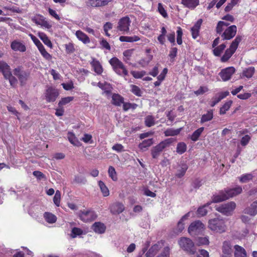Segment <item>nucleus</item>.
<instances>
[{"label": "nucleus", "mask_w": 257, "mask_h": 257, "mask_svg": "<svg viewBox=\"0 0 257 257\" xmlns=\"http://www.w3.org/2000/svg\"><path fill=\"white\" fill-rule=\"evenodd\" d=\"M109 63L113 70L119 76L125 77L128 75V72L123 63L117 57H114L110 59Z\"/></svg>", "instance_id": "nucleus-1"}, {"label": "nucleus", "mask_w": 257, "mask_h": 257, "mask_svg": "<svg viewBox=\"0 0 257 257\" xmlns=\"http://www.w3.org/2000/svg\"><path fill=\"white\" fill-rule=\"evenodd\" d=\"M242 39V37L240 35H237L235 37V39L231 42L229 48L226 50L224 54L221 58V62H225L229 59L236 50Z\"/></svg>", "instance_id": "nucleus-2"}, {"label": "nucleus", "mask_w": 257, "mask_h": 257, "mask_svg": "<svg viewBox=\"0 0 257 257\" xmlns=\"http://www.w3.org/2000/svg\"><path fill=\"white\" fill-rule=\"evenodd\" d=\"M178 243L180 247L190 254H194L196 253V250L194 246V243L189 238L181 237Z\"/></svg>", "instance_id": "nucleus-3"}, {"label": "nucleus", "mask_w": 257, "mask_h": 257, "mask_svg": "<svg viewBox=\"0 0 257 257\" xmlns=\"http://www.w3.org/2000/svg\"><path fill=\"white\" fill-rule=\"evenodd\" d=\"M208 227L212 230L220 233L224 232L226 228L224 221L218 218L209 220Z\"/></svg>", "instance_id": "nucleus-4"}, {"label": "nucleus", "mask_w": 257, "mask_h": 257, "mask_svg": "<svg viewBox=\"0 0 257 257\" xmlns=\"http://www.w3.org/2000/svg\"><path fill=\"white\" fill-rule=\"evenodd\" d=\"M79 219L84 222H90L97 217L96 212L92 209L80 210L78 213Z\"/></svg>", "instance_id": "nucleus-5"}, {"label": "nucleus", "mask_w": 257, "mask_h": 257, "mask_svg": "<svg viewBox=\"0 0 257 257\" xmlns=\"http://www.w3.org/2000/svg\"><path fill=\"white\" fill-rule=\"evenodd\" d=\"M235 207L236 204L234 202L231 201L227 203L222 204L220 205H216L215 209L217 211L223 215L229 216L232 213Z\"/></svg>", "instance_id": "nucleus-6"}, {"label": "nucleus", "mask_w": 257, "mask_h": 257, "mask_svg": "<svg viewBox=\"0 0 257 257\" xmlns=\"http://www.w3.org/2000/svg\"><path fill=\"white\" fill-rule=\"evenodd\" d=\"M13 73L18 78L22 85L26 83L30 74L29 72L23 70V67L21 66L15 68L13 70Z\"/></svg>", "instance_id": "nucleus-7"}, {"label": "nucleus", "mask_w": 257, "mask_h": 257, "mask_svg": "<svg viewBox=\"0 0 257 257\" xmlns=\"http://www.w3.org/2000/svg\"><path fill=\"white\" fill-rule=\"evenodd\" d=\"M131 21L128 17L125 16L121 18L117 24V30L122 34H128L130 32V26Z\"/></svg>", "instance_id": "nucleus-8"}, {"label": "nucleus", "mask_w": 257, "mask_h": 257, "mask_svg": "<svg viewBox=\"0 0 257 257\" xmlns=\"http://www.w3.org/2000/svg\"><path fill=\"white\" fill-rule=\"evenodd\" d=\"M204 229V225L199 220L193 222L188 227V232L192 236L201 233Z\"/></svg>", "instance_id": "nucleus-9"}, {"label": "nucleus", "mask_w": 257, "mask_h": 257, "mask_svg": "<svg viewBox=\"0 0 257 257\" xmlns=\"http://www.w3.org/2000/svg\"><path fill=\"white\" fill-rule=\"evenodd\" d=\"M59 95L58 90L52 86H49L45 90V97L47 102H54Z\"/></svg>", "instance_id": "nucleus-10"}, {"label": "nucleus", "mask_w": 257, "mask_h": 257, "mask_svg": "<svg viewBox=\"0 0 257 257\" xmlns=\"http://www.w3.org/2000/svg\"><path fill=\"white\" fill-rule=\"evenodd\" d=\"M237 32V27L235 25L228 26L221 35L223 40H229L232 39Z\"/></svg>", "instance_id": "nucleus-11"}, {"label": "nucleus", "mask_w": 257, "mask_h": 257, "mask_svg": "<svg viewBox=\"0 0 257 257\" xmlns=\"http://www.w3.org/2000/svg\"><path fill=\"white\" fill-rule=\"evenodd\" d=\"M235 69L233 67H228L223 69L219 73V75L223 81L229 80L235 73Z\"/></svg>", "instance_id": "nucleus-12"}, {"label": "nucleus", "mask_w": 257, "mask_h": 257, "mask_svg": "<svg viewBox=\"0 0 257 257\" xmlns=\"http://www.w3.org/2000/svg\"><path fill=\"white\" fill-rule=\"evenodd\" d=\"M10 46L11 49L15 52L24 53L27 50V47L25 43L18 40H15L12 41Z\"/></svg>", "instance_id": "nucleus-13"}, {"label": "nucleus", "mask_w": 257, "mask_h": 257, "mask_svg": "<svg viewBox=\"0 0 257 257\" xmlns=\"http://www.w3.org/2000/svg\"><path fill=\"white\" fill-rule=\"evenodd\" d=\"M32 21L34 23L38 25H40L42 27H44L47 29H50L52 27V25L46 20L45 18L41 15H38L32 19Z\"/></svg>", "instance_id": "nucleus-14"}, {"label": "nucleus", "mask_w": 257, "mask_h": 257, "mask_svg": "<svg viewBox=\"0 0 257 257\" xmlns=\"http://www.w3.org/2000/svg\"><path fill=\"white\" fill-rule=\"evenodd\" d=\"M188 168V166L184 161L181 162L176 168L175 176L180 178L182 177L185 174Z\"/></svg>", "instance_id": "nucleus-15"}, {"label": "nucleus", "mask_w": 257, "mask_h": 257, "mask_svg": "<svg viewBox=\"0 0 257 257\" xmlns=\"http://www.w3.org/2000/svg\"><path fill=\"white\" fill-rule=\"evenodd\" d=\"M90 64L93 71L98 75H101L103 68L100 62L95 58H92Z\"/></svg>", "instance_id": "nucleus-16"}, {"label": "nucleus", "mask_w": 257, "mask_h": 257, "mask_svg": "<svg viewBox=\"0 0 257 257\" xmlns=\"http://www.w3.org/2000/svg\"><path fill=\"white\" fill-rule=\"evenodd\" d=\"M113 0H88L87 5L88 6L97 8L102 7L108 5Z\"/></svg>", "instance_id": "nucleus-17"}, {"label": "nucleus", "mask_w": 257, "mask_h": 257, "mask_svg": "<svg viewBox=\"0 0 257 257\" xmlns=\"http://www.w3.org/2000/svg\"><path fill=\"white\" fill-rule=\"evenodd\" d=\"M109 208L112 214H119L124 210V206L122 203L117 202L112 204Z\"/></svg>", "instance_id": "nucleus-18"}, {"label": "nucleus", "mask_w": 257, "mask_h": 257, "mask_svg": "<svg viewBox=\"0 0 257 257\" xmlns=\"http://www.w3.org/2000/svg\"><path fill=\"white\" fill-rule=\"evenodd\" d=\"M242 191V189L240 186H237L233 188L226 189L224 190L226 195L227 197V199L240 194Z\"/></svg>", "instance_id": "nucleus-19"}, {"label": "nucleus", "mask_w": 257, "mask_h": 257, "mask_svg": "<svg viewBox=\"0 0 257 257\" xmlns=\"http://www.w3.org/2000/svg\"><path fill=\"white\" fill-rule=\"evenodd\" d=\"M203 20L201 19H199L191 28V34L193 39H195L199 36V30L202 24Z\"/></svg>", "instance_id": "nucleus-20"}, {"label": "nucleus", "mask_w": 257, "mask_h": 257, "mask_svg": "<svg viewBox=\"0 0 257 257\" xmlns=\"http://www.w3.org/2000/svg\"><path fill=\"white\" fill-rule=\"evenodd\" d=\"M146 53H147V56L145 58H142L141 59L139 63L142 67H145L147 66L149 63L152 61L153 59V56L151 53V49H147L146 50Z\"/></svg>", "instance_id": "nucleus-21"}, {"label": "nucleus", "mask_w": 257, "mask_h": 257, "mask_svg": "<svg viewBox=\"0 0 257 257\" xmlns=\"http://www.w3.org/2000/svg\"><path fill=\"white\" fill-rule=\"evenodd\" d=\"M181 4L186 8L194 10L199 5V0H181Z\"/></svg>", "instance_id": "nucleus-22"}, {"label": "nucleus", "mask_w": 257, "mask_h": 257, "mask_svg": "<svg viewBox=\"0 0 257 257\" xmlns=\"http://www.w3.org/2000/svg\"><path fill=\"white\" fill-rule=\"evenodd\" d=\"M0 72L3 73L5 78L12 74L10 66L4 61H0Z\"/></svg>", "instance_id": "nucleus-23"}, {"label": "nucleus", "mask_w": 257, "mask_h": 257, "mask_svg": "<svg viewBox=\"0 0 257 257\" xmlns=\"http://www.w3.org/2000/svg\"><path fill=\"white\" fill-rule=\"evenodd\" d=\"M91 228L95 232L98 234L103 233L106 230L105 225L101 222H95Z\"/></svg>", "instance_id": "nucleus-24"}, {"label": "nucleus", "mask_w": 257, "mask_h": 257, "mask_svg": "<svg viewBox=\"0 0 257 257\" xmlns=\"http://www.w3.org/2000/svg\"><path fill=\"white\" fill-rule=\"evenodd\" d=\"M228 199L224 190L220 191L218 194L214 195L212 198V201L210 202L218 203Z\"/></svg>", "instance_id": "nucleus-25"}, {"label": "nucleus", "mask_w": 257, "mask_h": 257, "mask_svg": "<svg viewBox=\"0 0 257 257\" xmlns=\"http://www.w3.org/2000/svg\"><path fill=\"white\" fill-rule=\"evenodd\" d=\"M124 98L120 94L114 93L112 95L111 103L117 106H120L123 103Z\"/></svg>", "instance_id": "nucleus-26"}, {"label": "nucleus", "mask_w": 257, "mask_h": 257, "mask_svg": "<svg viewBox=\"0 0 257 257\" xmlns=\"http://www.w3.org/2000/svg\"><path fill=\"white\" fill-rule=\"evenodd\" d=\"M234 248V257H246V252L243 247L238 245H235Z\"/></svg>", "instance_id": "nucleus-27"}, {"label": "nucleus", "mask_w": 257, "mask_h": 257, "mask_svg": "<svg viewBox=\"0 0 257 257\" xmlns=\"http://www.w3.org/2000/svg\"><path fill=\"white\" fill-rule=\"evenodd\" d=\"M244 212L251 216L255 215L257 214V201H254L249 207L245 208Z\"/></svg>", "instance_id": "nucleus-28"}, {"label": "nucleus", "mask_w": 257, "mask_h": 257, "mask_svg": "<svg viewBox=\"0 0 257 257\" xmlns=\"http://www.w3.org/2000/svg\"><path fill=\"white\" fill-rule=\"evenodd\" d=\"M230 24L228 22L220 21L218 22L216 27V32L218 34L221 35L224 30L229 26Z\"/></svg>", "instance_id": "nucleus-29"}, {"label": "nucleus", "mask_w": 257, "mask_h": 257, "mask_svg": "<svg viewBox=\"0 0 257 257\" xmlns=\"http://www.w3.org/2000/svg\"><path fill=\"white\" fill-rule=\"evenodd\" d=\"M75 35L78 39L83 43L88 44L90 43V40L89 38L82 31L78 30L76 32Z\"/></svg>", "instance_id": "nucleus-30"}, {"label": "nucleus", "mask_w": 257, "mask_h": 257, "mask_svg": "<svg viewBox=\"0 0 257 257\" xmlns=\"http://www.w3.org/2000/svg\"><path fill=\"white\" fill-rule=\"evenodd\" d=\"M134 49H131L125 50L123 52V61L126 64L129 65H131L132 63L131 62V57L134 53Z\"/></svg>", "instance_id": "nucleus-31"}, {"label": "nucleus", "mask_w": 257, "mask_h": 257, "mask_svg": "<svg viewBox=\"0 0 257 257\" xmlns=\"http://www.w3.org/2000/svg\"><path fill=\"white\" fill-rule=\"evenodd\" d=\"M213 118V110L212 109L208 110L206 113L202 115L200 119V123L203 124L206 122L210 121Z\"/></svg>", "instance_id": "nucleus-32"}, {"label": "nucleus", "mask_w": 257, "mask_h": 257, "mask_svg": "<svg viewBox=\"0 0 257 257\" xmlns=\"http://www.w3.org/2000/svg\"><path fill=\"white\" fill-rule=\"evenodd\" d=\"M190 212H189L187 213H186L185 215H184L183 216H182L181 219L178 222L177 226V229L178 232H181L184 229L185 223L184 222L185 221V220L188 219V218L190 216Z\"/></svg>", "instance_id": "nucleus-33"}, {"label": "nucleus", "mask_w": 257, "mask_h": 257, "mask_svg": "<svg viewBox=\"0 0 257 257\" xmlns=\"http://www.w3.org/2000/svg\"><path fill=\"white\" fill-rule=\"evenodd\" d=\"M255 73V68L254 67L251 66L245 68L242 71V76L247 78H251Z\"/></svg>", "instance_id": "nucleus-34"}, {"label": "nucleus", "mask_w": 257, "mask_h": 257, "mask_svg": "<svg viewBox=\"0 0 257 257\" xmlns=\"http://www.w3.org/2000/svg\"><path fill=\"white\" fill-rule=\"evenodd\" d=\"M153 144V140L152 139L145 140L139 145V148L142 151H145Z\"/></svg>", "instance_id": "nucleus-35"}, {"label": "nucleus", "mask_w": 257, "mask_h": 257, "mask_svg": "<svg viewBox=\"0 0 257 257\" xmlns=\"http://www.w3.org/2000/svg\"><path fill=\"white\" fill-rule=\"evenodd\" d=\"M44 218L49 223H54L57 220L56 216L52 213L46 212L44 214Z\"/></svg>", "instance_id": "nucleus-36"}, {"label": "nucleus", "mask_w": 257, "mask_h": 257, "mask_svg": "<svg viewBox=\"0 0 257 257\" xmlns=\"http://www.w3.org/2000/svg\"><path fill=\"white\" fill-rule=\"evenodd\" d=\"M67 138L70 143L76 146H79L80 145V142L75 136L74 134L72 132H68Z\"/></svg>", "instance_id": "nucleus-37"}, {"label": "nucleus", "mask_w": 257, "mask_h": 257, "mask_svg": "<svg viewBox=\"0 0 257 257\" xmlns=\"http://www.w3.org/2000/svg\"><path fill=\"white\" fill-rule=\"evenodd\" d=\"M222 253L232 254V250L231 246L229 241H224L222 247Z\"/></svg>", "instance_id": "nucleus-38"}, {"label": "nucleus", "mask_w": 257, "mask_h": 257, "mask_svg": "<svg viewBox=\"0 0 257 257\" xmlns=\"http://www.w3.org/2000/svg\"><path fill=\"white\" fill-rule=\"evenodd\" d=\"M97 86L104 90V92L106 94H109L111 93V89L110 88V84L106 83H101L99 82L97 83Z\"/></svg>", "instance_id": "nucleus-39"}, {"label": "nucleus", "mask_w": 257, "mask_h": 257, "mask_svg": "<svg viewBox=\"0 0 257 257\" xmlns=\"http://www.w3.org/2000/svg\"><path fill=\"white\" fill-rule=\"evenodd\" d=\"M119 40L122 42H133L139 41L140 40V38L137 36H135L134 37L121 36L119 37Z\"/></svg>", "instance_id": "nucleus-40"}, {"label": "nucleus", "mask_w": 257, "mask_h": 257, "mask_svg": "<svg viewBox=\"0 0 257 257\" xmlns=\"http://www.w3.org/2000/svg\"><path fill=\"white\" fill-rule=\"evenodd\" d=\"M98 185L104 197H107L109 195V191L104 183L102 181H98Z\"/></svg>", "instance_id": "nucleus-41"}, {"label": "nucleus", "mask_w": 257, "mask_h": 257, "mask_svg": "<svg viewBox=\"0 0 257 257\" xmlns=\"http://www.w3.org/2000/svg\"><path fill=\"white\" fill-rule=\"evenodd\" d=\"M182 128L177 129L168 128L165 131L164 134L166 136H175L178 135L181 132Z\"/></svg>", "instance_id": "nucleus-42"}, {"label": "nucleus", "mask_w": 257, "mask_h": 257, "mask_svg": "<svg viewBox=\"0 0 257 257\" xmlns=\"http://www.w3.org/2000/svg\"><path fill=\"white\" fill-rule=\"evenodd\" d=\"M204 130V127H201L198 128L197 130H196L191 136V140L194 142L197 141L198 140L202 133L203 132Z\"/></svg>", "instance_id": "nucleus-43"}, {"label": "nucleus", "mask_w": 257, "mask_h": 257, "mask_svg": "<svg viewBox=\"0 0 257 257\" xmlns=\"http://www.w3.org/2000/svg\"><path fill=\"white\" fill-rule=\"evenodd\" d=\"M108 174L109 177L114 181H116L117 180V176L115 168L110 166L108 168Z\"/></svg>", "instance_id": "nucleus-44"}, {"label": "nucleus", "mask_w": 257, "mask_h": 257, "mask_svg": "<svg viewBox=\"0 0 257 257\" xmlns=\"http://www.w3.org/2000/svg\"><path fill=\"white\" fill-rule=\"evenodd\" d=\"M40 38L43 42L50 48L53 47V44L48 37L44 33L40 35Z\"/></svg>", "instance_id": "nucleus-45"}, {"label": "nucleus", "mask_w": 257, "mask_h": 257, "mask_svg": "<svg viewBox=\"0 0 257 257\" xmlns=\"http://www.w3.org/2000/svg\"><path fill=\"white\" fill-rule=\"evenodd\" d=\"M232 101L231 100H229L226 102L223 106L220 108L219 113L220 114H224L226 113V111H227L230 107Z\"/></svg>", "instance_id": "nucleus-46"}, {"label": "nucleus", "mask_w": 257, "mask_h": 257, "mask_svg": "<svg viewBox=\"0 0 257 257\" xmlns=\"http://www.w3.org/2000/svg\"><path fill=\"white\" fill-rule=\"evenodd\" d=\"M225 47L226 45L224 44H222L218 47H215L213 50L214 55L216 56H219Z\"/></svg>", "instance_id": "nucleus-47"}, {"label": "nucleus", "mask_w": 257, "mask_h": 257, "mask_svg": "<svg viewBox=\"0 0 257 257\" xmlns=\"http://www.w3.org/2000/svg\"><path fill=\"white\" fill-rule=\"evenodd\" d=\"M74 99V97L72 96H68L66 97L62 98L59 101L58 103V106L59 107H62V106L65 105L70 102L72 101Z\"/></svg>", "instance_id": "nucleus-48"}, {"label": "nucleus", "mask_w": 257, "mask_h": 257, "mask_svg": "<svg viewBox=\"0 0 257 257\" xmlns=\"http://www.w3.org/2000/svg\"><path fill=\"white\" fill-rule=\"evenodd\" d=\"M186 145L183 142H180L177 145L176 152L179 154H182L186 152Z\"/></svg>", "instance_id": "nucleus-49"}, {"label": "nucleus", "mask_w": 257, "mask_h": 257, "mask_svg": "<svg viewBox=\"0 0 257 257\" xmlns=\"http://www.w3.org/2000/svg\"><path fill=\"white\" fill-rule=\"evenodd\" d=\"M161 153V143L159 144L152 150V155L153 158H158Z\"/></svg>", "instance_id": "nucleus-50"}, {"label": "nucleus", "mask_w": 257, "mask_h": 257, "mask_svg": "<svg viewBox=\"0 0 257 257\" xmlns=\"http://www.w3.org/2000/svg\"><path fill=\"white\" fill-rule=\"evenodd\" d=\"M209 243V241L207 237H198L196 239V244L199 246L203 245H208Z\"/></svg>", "instance_id": "nucleus-51"}, {"label": "nucleus", "mask_w": 257, "mask_h": 257, "mask_svg": "<svg viewBox=\"0 0 257 257\" xmlns=\"http://www.w3.org/2000/svg\"><path fill=\"white\" fill-rule=\"evenodd\" d=\"M131 91L133 94L137 96H142V92L139 87L136 85L132 84L131 85Z\"/></svg>", "instance_id": "nucleus-52"}, {"label": "nucleus", "mask_w": 257, "mask_h": 257, "mask_svg": "<svg viewBox=\"0 0 257 257\" xmlns=\"http://www.w3.org/2000/svg\"><path fill=\"white\" fill-rule=\"evenodd\" d=\"M83 234V230L80 228L74 227L72 229L71 236L72 238H75L78 235Z\"/></svg>", "instance_id": "nucleus-53"}, {"label": "nucleus", "mask_w": 257, "mask_h": 257, "mask_svg": "<svg viewBox=\"0 0 257 257\" xmlns=\"http://www.w3.org/2000/svg\"><path fill=\"white\" fill-rule=\"evenodd\" d=\"M60 200H61V192L59 190H57L56 191L55 194L53 197V201L54 204L57 206L59 207L60 204Z\"/></svg>", "instance_id": "nucleus-54"}, {"label": "nucleus", "mask_w": 257, "mask_h": 257, "mask_svg": "<svg viewBox=\"0 0 257 257\" xmlns=\"http://www.w3.org/2000/svg\"><path fill=\"white\" fill-rule=\"evenodd\" d=\"M145 125L148 127H151L154 125L155 119L154 117L151 115H148L146 117L145 120Z\"/></svg>", "instance_id": "nucleus-55"}, {"label": "nucleus", "mask_w": 257, "mask_h": 257, "mask_svg": "<svg viewBox=\"0 0 257 257\" xmlns=\"http://www.w3.org/2000/svg\"><path fill=\"white\" fill-rule=\"evenodd\" d=\"M131 74L133 76L137 79L142 78L146 74V72L145 71H132L131 72Z\"/></svg>", "instance_id": "nucleus-56"}, {"label": "nucleus", "mask_w": 257, "mask_h": 257, "mask_svg": "<svg viewBox=\"0 0 257 257\" xmlns=\"http://www.w3.org/2000/svg\"><path fill=\"white\" fill-rule=\"evenodd\" d=\"M252 175L250 173L245 174L241 175L239 180L241 183H246L252 179Z\"/></svg>", "instance_id": "nucleus-57"}, {"label": "nucleus", "mask_w": 257, "mask_h": 257, "mask_svg": "<svg viewBox=\"0 0 257 257\" xmlns=\"http://www.w3.org/2000/svg\"><path fill=\"white\" fill-rule=\"evenodd\" d=\"M66 52L67 54H71L74 52L75 49L72 43H69L65 45Z\"/></svg>", "instance_id": "nucleus-58"}, {"label": "nucleus", "mask_w": 257, "mask_h": 257, "mask_svg": "<svg viewBox=\"0 0 257 257\" xmlns=\"http://www.w3.org/2000/svg\"><path fill=\"white\" fill-rule=\"evenodd\" d=\"M112 24L110 22H106L103 25V30L105 32V34L107 37H110V34L108 33V31L112 28Z\"/></svg>", "instance_id": "nucleus-59"}, {"label": "nucleus", "mask_w": 257, "mask_h": 257, "mask_svg": "<svg viewBox=\"0 0 257 257\" xmlns=\"http://www.w3.org/2000/svg\"><path fill=\"white\" fill-rule=\"evenodd\" d=\"M210 204V203L208 202L204 206L199 207L197 210L198 215H199V216H203L205 215L207 213V211L205 209V207L208 206Z\"/></svg>", "instance_id": "nucleus-60"}, {"label": "nucleus", "mask_w": 257, "mask_h": 257, "mask_svg": "<svg viewBox=\"0 0 257 257\" xmlns=\"http://www.w3.org/2000/svg\"><path fill=\"white\" fill-rule=\"evenodd\" d=\"M183 35L182 30L180 27H178L177 30V43L178 45L182 43V37Z\"/></svg>", "instance_id": "nucleus-61"}, {"label": "nucleus", "mask_w": 257, "mask_h": 257, "mask_svg": "<svg viewBox=\"0 0 257 257\" xmlns=\"http://www.w3.org/2000/svg\"><path fill=\"white\" fill-rule=\"evenodd\" d=\"M175 141V139L174 138H169L163 141H162V150L163 148H165L168 146H169L170 144L173 143Z\"/></svg>", "instance_id": "nucleus-62"}, {"label": "nucleus", "mask_w": 257, "mask_h": 257, "mask_svg": "<svg viewBox=\"0 0 257 257\" xmlns=\"http://www.w3.org/2000/svg\"><path fill=\"white\" fill-rule=\"evenodd\" d=\"M159 246L157 244L153 245L147 251V254H151L154 256L158 251Z\"/></svg>", "instance_id": "nucleus-63"}, {"label": "nucleus", "mask_w": 257, "mask_h": 257, "mask_svg": "<svg viewBox=\"0 0 257 257\" xmlns=\"http://www.w3.org/2000/svg\"><path fill=\"white\" fill-rule=\"evenodd\" d=\"M5 79H8L9 80L11 85L13 87L17 84L18 82L16 78L13 76L12 74H11L10 76L6 77Z\"/></svg>", "instance_id": "nucleus-64"}]
</instances>
